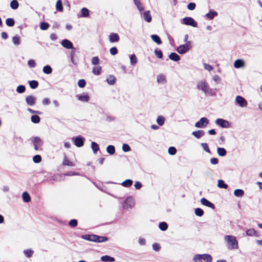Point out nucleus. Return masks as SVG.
Listing matches in <instances>:
<instances>
[{
	"label": "nucleus",
	"mask_w": 262,
	"mask_h": 262,
	"mask_svg": "<svg viewBox=\"0 0 262 262\" xmlns=\"http://www.w3.org/2000/svg\"><path fill=\"white\" fill-rule=\"evenodd\" d=\"M224 239L227 242V247L228 249L232 250L238 249V242L234 236L230 235H225Z\"/></svg>",
	"instance_id": "f257e3e1"
},
{
	"label": "nucleus",
	"mask_w": 262,
	"mask_h": 262,
	"mask_svg": "<svg viewBox=\"0 0 262 262\" xmlns=\"http://www.w3.org/2000/svg\"><path fill=\"white\" fill-rule=\"evenodd\" d=\"M192 259L194 262H212V257L209 254H197Z\"/></svg>",
	"instance_id": "f03ea898"
},
{
	"label": "nucleus",
	"mask_w": 262,
	"mask_h": 262,
	"mask_svg": "<svg viewBox=\"0 0 262 262\" xmlns=\"http://www.w3.org/2000/svg\"><path fill=\"white\" fill-rule=\"evenodd\" d=\"M191 42H187L183 45H181L177 47L176 50L180 54H184L188 52L189 50L192 48Z\"/></svg>",
	"instance_id": "7ed1b4c3"
},
{
	"label": "nucleus",
	"mask_w": 262,
	"mask_h": 262,
	"mask_svg": "<svg viewBox=\"0 0 262 262\" xmlns=\"http://www.w3.org/2000/svg\"><path fill=\"white\" fill-rule=\"evenodd\" d=\"M181 23L184 25L190 26L193 27H198L197 22L192 17L189 16H187L183 18L181 20Z\"/></svg>",
	"instance_id": "20e7f679"
},
{
	"label": "nucleus",
	"mask_w": 262,
	"mask_h": 262,
	"mask_svg": "<svg viewBox=\"0 0 262 262\" xmlns=\"http://www.w3.org/2000/svg\"><path fill=\"white\" fill-rule=\"evenodd\" d=\"M74 144L77 147H81L83 146L85 138L81 135L74 137L72 138Z\"/></svg>",
	"instance_id": "39448f33"
},
{
	"label": "nucleus",
	"mask_w": 262,
	"mask_h": 262,
	"mask_svg": "<svg viewBox=\"0 0 262 262\" xmlns=\"http://www.w3.org/2000/svg\"><path fill=\"white\" fill-rule=\"evenodd\" d=\"M31 140L34 145V149L35 150H38L39 147L42 146L43 144V141L38 136L32 137Z\"/></svg>",
	"instance_id": "423d86ee"
},
{
	"label": "nucleus",
	"mask_w": 262,
	"mask_h": 262,
	"mask_svg": "<svg viewBox=\"0 0 262 262\" xmlns=\"http://www.w3.org/2000/svg\"><path fill=\"white\" fill-rule=\"evenodd\" d=\"M216 125L220 126L222 128H229L231 126V122L222 118H217L215 121Z\"/></svg>",
	"instance_id": "0eeeda50"
},
{
	"label": "nucleus",
	"mask_w": 262,
	"mask_h": 262,
	"mask_svg": "<svg viewBox=\"0 0 262 262\" xmlns=\"http://www.w3.org/2000/svg\"><path fill=\"white\" fill-rule=\"evenodd\" d=\"M209 121L206 117H202L199 121L195 123V127L197 128H205L208 124Z\"/></svg>",
	"instance_id": "6e6552de"
},
{
	"label": "nucleus",
	"mask_w": 262,
	"mask_h": 262,
	"mask_svg": "<svg viewBox=\"0 0 262 262\" xmlns=\"http://www.w3.org/2000/svg\"><path fill=\"white\" fill-rule=\"evenodd\" d=\"M235 103L242 107H246L248 104L247 100L243 97L239 95L236 97Z\"/></svg>",
	"instance_id": "1a4fd4ad"
},
{
	"label": "nucleus",
	"mask_w": 262,
	"mask_h": 262,
	"mask_svg": "<svg viewBox=\"0 0 262 262\" xmlns=\"http://www.w3.org/2000/svg\"><path fill=\"white\" fill-rule=\"evenodd\" d=\"M134 205V202L132 196L127 197L124 201L123 206L127 209L132 208Z\"/></svg>",
	"instance_id": "9d476101"
},
{
	"label": "nucleus",
	"mask_w": 262,
	"mask_h": 262,
	"mask_svg": "<svg viewBox=\"0 0 262 262\" xmlns=\"http://www.w3.org/2000/svg\"><path fill=\"white\" fill-rule=\"evenodd\" d=\"M208 86L209 85L205 80H201L198 82L196 88L199 90L202 91L204 93Z\"/></svg>",
	"instance_id": "9b49d317"
},
{
	"label": "nucleus",
	"mask_w": 262,
	"mask_h": 262,
	"mask_svg": "<svg viewBox=\"0 0 262 262\" xmlns=\"http://www.w3.org/2000/svg\"><path fill=\"white\" fill-rule=\"evenodd\" d=\"M26 103L29 106H33L35 104L36 98L33 95H28L25 98Z\"/></svg>",
	"instance_id": "f8f14e48"
},
{
	"label": "nucleus",
	"mask_w": 262,
	"mask_h": 262,
	"mask_svg": "<svg viewBox=\"0 0 262 262\" xmlns=\"http://www.w3.org/2000/svg\"><path fill=\"white\" fill-rule=\"evenodd\" d=\"M200 202L202 205L205 206L209 207L212 209H214L215 208L214 204L205 198H202Z\"/></svg>",
	"instance_id": "ddd939ff"
},
{
	"label": "nucleus",
	"mask_w": 262,
	"mask_h": 262,
	"mask_svg": "<svg viewBox=\"0 0 262 262\" xmlns=\"http://www.w3.org/2000/svg\"><path fill=\"white\" fill-rule=\"evenodd\" d=\"M108 39L111 43L117 42L120 40V36L116 33H111L108 36Z\"/></svg>",
	"instance_id": "4468645a"
},
{
	"label": "nucleus",
	"mask_w": 262,
	"mask_h": 262,
	"mask_svg": "<svg viewBox=\"0 0 262 262\" xmlns=\"http://www.w3.org/2000/svg\"><path fill=\"white\" fill-rule=\"evenodd\" d=\"M60 43L61 46L67 49H72L73 47L72 42L68 39L62 40Z\"/></svg>",
	"instance_id": "2eb2a0df"
},
{
	"label": "nucleus",
	"mask_w": 262,
	"mask_h": 262,
	"mask_svg": "<svg viewBox=\"0 0 262 262\" xmlns=\"http://www.w3.org/2000/svg\"><path fill=\"white\" fill-rule=\"evenodd\" d=\"M77 99L82 102H87L89 101L90 97L88 93H82L80 95H77Z\"/></svg>",
	"instance_id": "dca6fc26"
},
{
	"label": "nucleus",
	"mask_w": 262,
	"mask_h": 262,
	"mask_svg": "<svg viewBox=\"0 0 262 262\" xmlns=\"http://www.w3.org/2000/svg\"><path fill=\"white\" fill-rule=\"evenodd\" d=\"M108 240V238L105 236H100L95 234L94 241L96 243H103Z\"/></svg>",
	"instance_id": "f3484780"
},
{
	"label": "nucleus",
	"mask_w": 262,
	"mask_h": 262,
	"mask_svg": "<svg viewBox=\"0 0 262 262\" xmlns=\"http://www.w3.org/2000/svg\"><path fill=\"white\" fill-rule=\"evenodd\" d=\"M80 12L81 14H78V17H88L90 15V11L85 7L81 8Z\"/></svg>",
	"instance_id": "a211bd4d"
},
{
	"label": "nucleus",
	"mask_w": 262,
	"mask_h": 262,
	"mask_svg": "<svg viewBox=\"0 0 262 262\" xmlns=\"http://www.w3.org/2000/svg\"><path fill=\"white\" fill-rule=\"evenodd\" d=\"M246 234L247 236H255L258 237L259 236V233L254 229L250 228L246 231Z\"/></svg>",
	"instance_id": "6ab92c4d"
},
{
	"label": "nucleus",
	"mask_w": 262,
	"mask_h": 262,
	"mask_svg": "<svg viewBox=\"0 0 262 262\" xmlns=\"http://www.w3.org/2000/svg\"><path fill=\"white\" fill-rule=\"evenodd\" d=\"M218 15V13L216 11L213 9H210L208 13L206 14L205 16L211 20L213 19L216 16Z\"/></svg>",
	"instance_id": "aec40b11"
},
{
	"label": "nucleus",
	"mask_w": 262,
	"mask_h": 262,
	"mask_svg": "<svg viewBox=\"0 0 262 262\" xmlns=\"http://www.w3.org/2000/svg\"><path fill=\"white\" fill-rule=\"evenodd\" d=\"M234 67L236 69L243 68L245 66V61L242 59H236L234 62Z\"/></svg>",
	"instance_id": "412c9836"
},
{
	"label": "nucleus",
	"mask_w": 262,
	"mask_h": 262,
	"mask_svg": "<svg viewBox=\"0 0 262 262\" xmlns=\"http://www.w3.org/2000/svg\"><path fill=\"white\" fill-rule=\"evenodd\" d=\"M168 57L170 60L176 62H178L181 59L180 56L175 52H171Z\"/></svg>",
	"instance_id": "4be33fe9"
},
{
	"label": "nucleus",
	"mask_w": 262,
	"mask_h": 262,
	"mask_svg": "<svg viewBox=\"0 0 262 262\" xmlns=\"http://www.w3.org/2000/svg\"><path fill=\"white\" fill-rule=\"evenodd\" d=\"M100 259L103 262H114L115 260L114 257L107 255L101 256Z\"/></svg>",
	"instance_id": "5701e85b"
},
{
	"label": "nucleus",
	"mask_w": 262,
	"mask_h": 262,
	"mask_svg": "<svg viewBox=\"0 0 262 262\" xmlns=\"http://www.w3.org/2000/svg\"><path fill=\"white\" fill-rule=\"evenodd\" d=\"M143 17L145 21H147V23L151 22L152 20V17L149 11H145L143 14Z\"/></svg>",
	"instance_id": "b1692460"
},
{
	"label": "nucleus",
	"mask_w": 262,
	"mask_h": 262,
	"mask_svg": "<svg viewBox=\"0 0 262 262\" xmlns=\"http://www.w3.org/2000/svg\"><path fill=\"white\" fill-rule=\"evenodd\" d=\"M192 135L196 139H200L205 135V132L203 130H198L192 133Z\"/></svg>",
	"instance_id": "393cba45"
},
{
	"label": "nucleus",
	"mask_w": 262,
	"mask_h": 262,
	"mask_svg": "<svg viewBox=\"0 0 262 262\" xmlns=\"http://www.w3.org/2000/svg\"><path fill=\"white\" fill-rule=\"evenodd\" d=\"M94 236H95V234H86L82 235L81 236V238L84 239L85 240L94 242Z\"/></svg>",
	"instance_id": "a878e982"
},
{
	"label": "nucleus",
	"mask_w": 262,
	"mask_h": 262,
	"mask_svg": "<svg viewBox=\"0 0 262 262\" xmlns=\"http://www.w3.org/2000/svg\"><path fill=\"white\" fill-rule=\"evenodd\" d=\"M55 7L57 11L60 12L63 11V7L61 0H57L56 3Z\"/></svg>",
	"instance_id": "bb28decb"
},
{
	"label": "nucleus",
	"mask_w": 262,
	"mask_h": 262,
	"mask_svg": "<svg viewBox=\"0 0 262 262\" xmlns=\"http://www.w3.org/2000/svg\"><path fill=\"white\" fill-rule=\"evenodd\" d=\"M116 81V77L113 75H109L106 78V82L110 85H114Z\"/></svg>",
	"instance_id": "cd10ccee"
},
{
	"label": "nucleus",
	"mask_w": 262,
	"mask_h": 262,
	"mask_svg": "<svg viewBox=\"0 0 262 262\" xmlns=\"http://www.w3.org/2000/svg\"><path fill=\"white\" fill-rule=\"evenodd\" d=\"M233 193L236 197L241 198L244 195L245 192L242 189H236L234 190Z\"/></svg>",
	"instance_id": "c85d7f7f"
},
{
	"label": "nucleus",
	"mask_w": 262,
	"mask_h": 262,
	"mask_svg": "<svg viewBox=\"0 0 262 262\" xmlns=\"http://www.w3.org/2000/svg\"><path fill=\"white\" fill-rule=\"evenodd\" d=\"M22 199L24 202L28 203L31 201V197L29 193L27 191H24L22 194Z\"/></svg>",
	"instance_id": "c756f323"
},
{
	"label": "nucleus",
	"mask_w": 262,
	"mask_h": 262,
	"mask_svg": "<svg viewBox=\"0 0 262 262\" xmlns=\"http://www.w3.org/2000/svg\"><path fill=\"white\" fill-rule=\"evenodd\" d=\"M62 165L64 166H74V163L69 160L67 156L65 155L63 158V160L62 162Z\"/></svg>",
	"instance_id": "7c9ffc66"
},
{
	"label": "nucleus",
	"mask_w": 262,
	"mask_h": 262,
	"mask_svg": "<svg viewBox=\"0 0 262 262\" xmlns=\"http://www.w3.org/2000/svg\"><path fill=\"white\" fill-rule=\"evenodd\" d=\"M150 37L152 41L156 42L157 44L160 45L162 43V40L159 36L158 35L152 34L150 36Z\"/></svg>",
	"instance_id": "2f4dec72"
},
{
	"label": "nucleus",
	"mask_w": 262,
	"mask_h": 262,
	"mask_svg": "<svg viewBox=\"0 0 262 262\" xmlns=\"http://www.w3.org/2000/svg\"><path fill=\"white\" fill-rule=\"evenodd\" d=\"M217 153L221 157H224L227 154V150L224 147H217Z\"/></svg>",
	"instance_id": "473e14b6"
},
{
	"label": "nucleus",
	"mask_w": 262,
	"mask_h": 262,
	"mask_svg": "<svg viewBox=\"0 0 262 262\" xmlns=\"http://www.w3.org/2000/svg\"><path fill=\"white\" fill-rule=\"evenodd\" d=\"M91 148L94 154H96L99 150V146L98 144L94 141L91 142Z\"/></svg>",
	"instance_id": "72a5a7b5"
},
{
	"label": "nucleus",
	"mask_w": 262,
	"mask_h": 262,
	"mask_svg": "<svg viewBox=\"0 0 262 262\" xmlns=\"http://www.w3.org/2000/svg\"><path fill=\"white\" fill-rule=\"evenodd\" d=\"M217 186L220 188L227 189L228 185L224 182V180L220 179L217 181Z\"/></svg>",
	"instance_id": "f704fd0d"
},
{
	"label": "nucleus",
	"mask_w": 262,
	"mask_h": 262,
	"mask_svg": "<svg viewBox=\"0 0 262 262\" xmlns=\"http://www.w3.org/2000/svg\"><path fill=\"white\" fill-rule=\"evenodd\" d=\"M28 82H29L30 87L32 89H36L38 86V85H39L38 82L35 80H32L29 81Z\"/></svg>",
	"instance_id": "c9c22d12"
},
{
	"label": "nucleus",
	"mask_w": 262,
	"mask_h": 262,
	"mask_svg": "<svg viewBox=\"0 0 262 262\" xmlns=\"http://www.w3.org/2000/svg\"><path fill=\"white\" fill-rule=\"evenodd\" d=\"M133 184V181L131 179H126L122 182L121 185L124 187H129Z\"/></svg>",
	"instance_id": "e433bc0d"
},
{
	"label": "nucleus",
	"mask_w": 262,
	"mask_h": 262,
	"mask_svg": "<svg viewBox=\"0 0 262 262\" xmlns=\"http://www.w3.org/2000/svg\"><path fill=\"white\" fill-rule=\"evenodd\" d=\"M52 68L50 65H46L42 69L43 72L46 74H50L52 72Z\"/></svg>",
	"instance_id": "4c0bfd02"
},
{
	"label": "nucleus",
	"mask_w": 262,
	"mask_h": 262,
	"mask_svg": "<svg viewBox=\"0 0 262 262\" xmlns=\"http://www.w3.org/2000/svg\"><path fill=\"white\" fill-rule=\"evenodd\" d=\"M106 152L110 155H114L115 152V147L113 145H109L106 147Z\"/></svg>",
	"instance_id": "58836bf2"
},
{
	"label": "nucleus",
	"mask_w": 262,
	"mask_h": 262,
	"mask_svg": "<svg viewBox=\"0 0 262 262\" xmlns=\"http://www.w3.org/2000/svg\"><path fill=\"white\" fill-rule=\"evenodd\" d=\"M38 115L35 114L31 117V121L35 124H37L40 121V118L38 116Z\"/></svg>",
	"instance_id": "ea45409f"
},
{
	"label": "nucleus",
	"mask_w": 262,
	"mask_h": 262,
	"mask_svg": "<svg viewBox=\"0 0 262 262\" xmlns=\"http://www.w3.org/2000/svg\"><path fill=\"white\" fill-rule=\"evenodd\" d=\"M168 224L165 222H162L159 224V228L162 231H166L168 229Z\"/></svg>",
	"instance_id": "a19ab883"
},
{
	"label": "nucleus",
	"mask_w": 262,
	"mask_h": 262,
	"mask_svg": "<svg viewBox=\"0 0 262 262\" xmlns=\"http://www.w3.org/2000/svg\"><path fill=\"white\" fill-rule=\"evenodd\" d=\"M165 121V119L163 116H158L156 122L159 126H162Z\"/></svg>",
	"instance_id": "79ce46f5"
},
{
	"label": "nucleus",
	"mask_w": 262,
	"mask_h": 262,
	"mask_svg": "<svg viewBox=\"0 0 262 262\" xmlns=\"http://www.w3.org/2000/svg\"><path fill=\"white\" fill-rule=\"evenodd\" d=\"M102 68L100 66L94 67L92 70V73L95 75H99L101 74Z\"/></svg>",
	"instance_id": "37998d69"
},
{
	"label": "nucleus",
	"mask_w": 262,
	"mask_h": 262,
	"mask_svg": "<svg viewBox=\"0 0 262 262\" xmlns=\"http://www.w3.org/2000/svg\"><path fill=\"white\" fill-rule=\"evenodd\" d=\"M23 253L27 257L30 258L32 256L34 251L31 249H28L24 250Z\"/></svg>",
	"instance_id": "c03bdc74"
},
{
	"label": "nucleus",
	"mask_w": 262,
	"mask_h": 262,
	"mask_svg": "<svg viewBox=\"0 0 262 262\" xmlns=\"http://www.w3.org/2000/svg\"><path fill=\"white\" fill-rule=\"evenodd\" d=\"M10 6L12 9L16 10L19 7V3L17 0H12L10 2Z\"/></svg>",
	"instance_id": "a18cd8bd"
},
{
	"label": "nucleus",
	"mask_w": 262,
	"mask_h": 262,
	"mask_svg": "<svg viewBox=\"0 0 262 262\" xmlns=\"http://www.w3.org/2000/svg\"><path fill=\"white\" fill-rule=\"evenodd\" d=\"M12 42L16 45L18 46L20 44V37L18 35H15L12 37Z\"/></svg>",
	"instance_id": "49530a36"
},
{
	"label": "nucleus",
	"mask_w": 262,
	"mask_h": 262,
	"mask_svg": "<svg viewBox=\"0 0 262 262\" xmlns=\"http://www.w3.org/2000/svg\"><path fill=\"white\" fill-rule=\"evenodd\" d=\"M6 24L8 27H13L15 25V20L13 18H8L6 20Z\"/></svg>",
	"instance_id": "de8ad7c7"
},
{
	"label": "nucleus",
	"mask_w": 262,
	"mask_h": 262,
	"mask_svg": "<svg viewBox=\"0 0 262 262\" xmlns=\"http://www.w3.org/2000/svg\"><path fill=\"white\" fill-rule=\"evenodd\" d=\"M194 214L198 216L201 217L204 215V212L202 209L196 208L194 209Z\"/></svg>",
	"instance_id": "09e8293b"
},
{
	"label": "nucleus",
	"mask_w": 262,
	"mask_h": 262,
	"mask_svg": "<svg viewBox=\"0 0 262 262\" xmlns=\"http://www.w3.org/2000/svg\"><path fill=\"white\" fill-rule=\"evenodd\" d=\"M130 62L132 66H135L137 62V58L135 54L129 56Z\"/></svg>",
	"instance_id": "8fccbe9b"
},
{
	"label": "nucleus",
	"mask_w": 262,
	"mask_h": 262,
	"mask_svg": "<svg viewBox=\"0 0 262 262\" xmlns=\"http://www.w3.org/2000/svg\"><path fill=\"white\" fill-rule=\"evenodd\" d=\"M50 27V25L49 23L42 21L40 24V28L42 30H47Z\"/></svg>",
	"instance_id": "3c124183"
},
{
	"label": "nucleus",
	"mask_w": 262,
	"mask_h": 262,
	"mask_svg": "<svg viewBox=\"0 0 262 262\" xmlns=\"http://www.w3.org/2000/svg\"><path fill=\"white\" fill-rule=\"evenodd\" d=\"M154 53L158 58L162 59L163 58V53L160 49L156 48L154 51Z\"/></svg>",
	"instance_id": "603ef678"
},
{
	"label": "nucleus",
	"mask_w": 262,
	"mask_h": 262,
	"mask_svg": "<svg viewBox=\"0 0 262 262\" xmlns=\"http://www.w3.org/2000/svg\"><path fill=\"white\" fill-rule=\"evenodd\" d=\"M25 91H26V87L24 85H21V84L19 85L16 88V92L19 94H22V93H24L25 92Z\"/></svg>",
	"instance_id": "864d4df0"
},
{
	"label": "nucleus",
	"mask_w": 262,
	"mask_h": 262,
	"mask_svg": "<svg viewBox=\"0 0 262 262\" xmlns=\"http://www.w3.org/2000/svg\"><path fill=\"white\" fill-rule=\"evenodd\" d=\"M177 149L174 146H170L168 148V152L170 155L173 156L177 153Z\"/></svg>",
	"instance_id": "5fc2aeb1"
},
{
	"label": "nucleus",
	"mask_w": 262,
	"mask_h": 262,
	"mask_svg": "<svg viewBox=\"0 0 262 262\" xmlns=\"http://www.w3.org/2000/svg\"><path fill=\"white\" fill-rule=\"evenodd\" d=\"M42 158L39 155H36L33 157V161L35 163H39L41 161Z\"/></svg>",
	"instance_id": "6e6d98bb"
},
{
	"label": "nucleus",
	"mask_w": 262,
	"mask_h": 262,
	"mask_svg": "<svg viewBox=\"0 0 262 262\" xmlns=\"http://www.w3.org/2000/svg\"><path fill=\"white\" fill-rule=\"evenodd\" d=\"M201 146L203 149L207 153L211 154L210 149L208 146V145L206 143H202L201 144Z\"/></svg>",
	"instance_id": "4d7b16f0"
},
{
	"label": "nucleus",
	"mask_w": 262,
	"mask_h": 262,
	"mask_svg": "<svg viewBox=\"0 0 262 262\" xmlns=\"http://www.w3.org/2000/svg\"><path fill=\"white\" fill-rule=\"evenodd\" d=\"M77 84L80 88H83L86 85V81L84 79H79L77 82Z\"/></svg>",
	"instance_id": "13d9d810"
},
{
	"label": "nucleus",
	"mask_w": 262,
	"mask_h": 262,
	"mask_svg": "<svg viewBox=\"0 0 262 262\" xmlns=\"http://www.w3.org/2000/svg\"><path fill=\"white\" fill-rule=\"evenodd\" d=\"M78 225V221L76 219H72L69 222V226L72 228L75 227Z\"/></svg>",
	"instance_id": "bf43d9fd"
},
{
	"label": "nucleus",
	"mask_w": 262,
	"mask_h": 262,
	"mask_svg": "<svg viewBox=\"0 0 262 262\" xmlns=\"http://www.w3.org/2000/svg\"><path fill=\"white\" fill-rule=\"evenodd\" d=\"M204 93L207 95H208L210 96H213L215 95V93L213 92V90L208 86L207 89L206 90Z\"/></svg>",
	"instance_id": "052dcab7"
},
{
	"label": "nucleus",
	"mask_w": 262,
	"mask_h": 262,
	"mask_svg": "<svg viewBox=\"0 0 262 262\" xmlns=\"http://www.w3.org/2000/svg\"><path fill=\"white\" fill-rule=\"evenodd\" d=\"M122 150L124 152H128L131 150V148L127 143H123L122 147Z\"/></svg>",
	"instance_id": "680f3d73"
},
{
	"label": "nucleus",
	"mask_w": 262,
	"mask_h": 262,
	"mask_svg": "<svg viewBox=\"0 0 262 262\" xmlns=\"http://www.w3.org/2000/svg\"><path fill=\"white\" fill-rule=\"evenodd\" d=\"M152 249L154 251L158 252L161 249V246L159 243H155L152 245Z\"/></svg>",
	"instance_id": "e2e57ef3"
},
{
	"label": "nucleus",
	"mask_w": 262,
	"mask_h": 262,
	"mask_svg": "<svg viewBox=\"0 0 262 262\" xmlns=\"http://www.w3.org/2000/svg\"><path fill=\"white\" fill-rule=\"evenodd\" d=\"M100 60L98 56L93 57L92 59V64L95 66L99 63Z\"/></svg>",
	"instance_id": "0e129e2a"
},
{
	"label": "nucleus",
	"mask_w": 262,
	"mask_h": 262,
	"mask_svg": "<svg viewBox=\"0 0 262 262\" xmlns=\"http://www.w3.org/2000/svg\"><path fill=\"white\" fill-rule=\"evenodd\" d=\"M195 7L196 4L193 2L189 3L187 6V9L189 10H193L195 9Z\"/></svg>",
	"instance_id": "69168bd1"
},
{
	"label": "nucleus",
	"mask_w": 262,
	"mask_h": 262,
	"mask_svg": "<svg viewBox=\"0 0 262 262\" xmlns=\"http://www.w3.org/2000/svg\"><path fill=\"white\" fill-rule=\"evenodd\" d=\"M110 52L112 55H115L118 53V50L117 47H113L110 49Z\"/></svg>",
	"instance_id": "338daca9"
},
{
	"label": "nucleus",
	"mask_w": 262,
	"mask_h": 262,
	"mask_svg": "<svg viewBox=\"0 0 262 262\" xmlns=\"http://www.w3.org/2000/svg\"><path fill=\"white\" fill-rule=\"evenodd\" d=\"M28 65L30 68H35L36 67V62L34 59H30L28 61Z\"/></svg>",
	"instance_id": "774afa93"
}]
</instances>
